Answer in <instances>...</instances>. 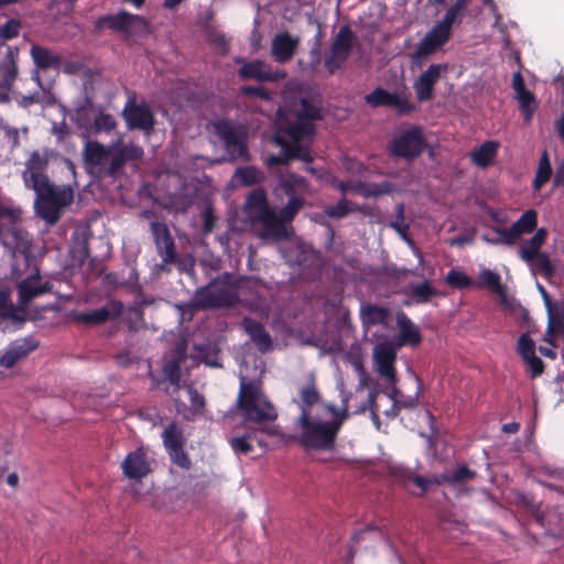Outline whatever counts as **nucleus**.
Here are the masks:
<instances>
[{"instance_id": "58836bf2", "label": "nucleus", "mask_w": 564, "mask_h": 564, "mask_svg": "<svg viewBox=\"0 0 564 564\" xmlns=\"http://www.w3.org/2000/svg\"><path fill=\"white\" fill-rule=\"evenodd\" d=\"M517 99L519 101V108L520 111L524 116V120L527 122H530L534 111L538 108V101L533 93H531L529 89H522L518 93H516Z\"/></svg>"}, {"instance_id": "3c124183", "label": "nucleus", "mask_w": 564, "mask_h": 564, "mask_svg": "<svg viewBox=\"0 0 564 564\" xmlns=\"http://www.w3.org/2000/svg\"><path fill=\"white\" fill-rule=\"evenodd\" d=\"M150 230L155 246H159L160 242H166V240L173 238L167 225L163 221H152L150 224Z\"/></svg>"}, {"instance_id": "b1692460", "label": "nucleus", "mask_w": 564, "mask_h": 564, "mask_svg": "<svg viewBox=\"0 0 564 564\" xmlns=\"http://www.w3.org/2000/svg\"><path fill=\"white\" fill-rule=\"evenodd\" d=\"M19 48L17 46H7V52L0 62V87L10 89L15 82L18 68Z\"/></svg>"}, {"instance_id": "8fccbe9b", "label": "nucleus", "mask_w": 564, "mask_h": 564, "mask_svg": "<svg viewBox=\"0 0 564 564\" xmlns=\"http://www.w3.org/2000/svg\"><path fill=\"white\" fill-rule=\"evenodd\" d=\"M464 9L459 8L456 4H453L446 11L444 18L438 21L436 24L442 26L444 30L452 34V28L455 23L460 22L464 15Z\"/></svg>"}, {"instance_id": "0e129e2a", "label": "nucleus", "mask_w": 564, "mask_h": 564, "mask_svg": "<svg viewBox=\"0 0 564 564\" xmlns=\"http://www.w3.org/2000/svg\"><path fill=\"white\" fill-rule=\"evenodd\" d=\"M241 94L246 97H258L262 100L269 101L271 100V94L261 86H251L246 85L241 87Z\"/></svg>"}, {"instance_id": "72a5a7b5", "label": "nucleus", "mask_w": 564, "mask_h": 564, "mask_svg": "<svg viewBox=\"0 0 564 564\" xmlns=\"http://www.w3.org/2000/svg\"><path fill=\"white\" fill-rule=\"evenodd\" d=\"M408 299L412 304H424L430 302L433 297L438 295V291L431 284L430 281H424L414 284L408 292Z\"/></svg>"}, {"instance_id": "9b49d317", "label": "nucleus", "mask_w": 564, "mask_h": 564, "mask_svg": "<svg viewBox=\"0 0 564 564\" xmlns=\"http://www.w3.org/2000/svg\"><path fill=\"white\" fill-rule=\"evenodd\" d=\"M126 123L130 130H141L149 134L155 124V117L149 105L130 100L123 110Z\"/></svg>"}, {"instance_id": "79ce46f5", "label": "nucleus", "mask_w": 564, "mask_h": 564, "mask_svg": "<svg viewBox=\"0 0 564 564\" xmlns=\"http://www.w3.org/2000/svg\"><path fill=\"white\" fill-rule=\"evenodd\" d=\"M300 398H301V404H300L301 413H304L306 411L307 414H312L311 408L314 404L319 402L321 394L314 384H310V386L303 387L301 389Z\"/></svg>"}, {"instance_id": "774afa93", "label": "nucleus", "mask_w": 564, "mask_h": 564, "mask_svg": "<svg viewBox=\"0 0 564 564\" xmlns=\"http://www.w3.org/2000/svg\"><path fill=\"white\" fill-rule=\"evenodd\" d=\"M523 360L529 366L532 378L539 377L543 373L544 362L535 354L523 358Z\"/></svg>"}, {"instance_id": "e2e57ef3", "label": "nucleus", "mask_w": 564, "mask_h": 564, "mask_svg": "<svg viewBox=\"0 0 564 564\" xmlns=\"http://www.w3.org/2000/svg\"><path fill=\"white\" fill-rule=\"evenodd\" d=\"M518 352L522 358L535 354V344L528 334H522L518 339Z\"/></svg>"}, {"instance_id": "13d9d810", "label": "nucleus", "mask_w": 564, "mask_h": 564, "mask_svg": "<svg viewBox=\"0 0 564 564\" xmlns=\"http://www.w3.org/2000/svg\"><path fill=\"white\" fill-rule=\"evenodd\" d=\"M21 29V22L15 19L8 20L0 26V37L3 40H12L18 37Z\"/></svg>"}, {"instance_id": "20e7f679", "label": "nucleus", "mask_w": 564, "mask_h": 564, "mask_svg": "<svg viewBox=\"0 0 564 564\" xmlns=\"http://www.w3.org/2000/svg\"><path fill=\"white\" fill-rule=\"evenodd\" d=\"M237 408L246 421L254 423L271 422L278 417L274 405L263 394L258 381H241Z\"/></svg>"}, {"instance_id": "412c9836", "label": "nucleus", "mask_w": 564, "mask_h": 564, "mask_svg": "<svg viewBox=\"0 0 564 564\" xmlns=\"http://www.w3.org/2000/svg\"><path fill=\"white\" fill-rule=\"evenodd\" d=\"M538 213L535 209L525 210L521 217L516 220L508 232H505L508 246L514 245L523 235L531 234L536 230Z\"/></svg>"}, {"instance_id": "37998d69", "label": "nucleus", "mask_w": 564, "mask_h": 564, "mask_svg": "<svg viewBox=\"0 0 564 564\" xmlns=\"http://www.w3.org/2000/svg\"><path fill=\"white\" fill-rule=\"evenodd\" d=\"M235 176L245 186L256 185L263 180V174L254 166L238 167Z\"/></svg>"}, {"instance_id": "7c9ffc66", "label": "nucleus", "mask_w": 564, "mask_h": 564, "mask_svg": "<svg viewBox=\"0 0 564 564\" xmlns=\"http://www.w3.org/2000/svg\"><path fill=\"white\" fill-rule=\"evenodd\" d=\"M477 476L476 471L466 465H459L453 470H447L434 480L436 484L458 485L473 480Z\"/></svg>"}, {"instance_id": "5fc2aeb1", "label": "nucleus", "mask_w": 564, "mask_h": 564, "mask_svg": "<svg viewBox=\"0 0 564 564\" xmlns=\"http://www.w3.org/2000/svg\"><path fill=\"white\" fill-rule=\"evenodd\" d=\"M170 459L173 464L182 469L188 470L192 467V462L184 447L167 451Z\"/></svg>"}, {"instance_id": "2f4dec72", "label": "nucleus", "mask_w": 564, "mask_h": 564, "mask_svg": "<svg viewBox=\"0 0 564 564\" xmlns=\"http://www.w3.org/2000/svg\"><path fill=\"white\" fill-rule=\"evenodd\" d=\"M295 117L304 122H313L323 119L322 106L319 101L311 100L307 97L300 98V108Z\"/></svg>"}, {"instance_id": "de8ad7c7", "label": "nucleus", "mask_w": 564, "mask_h": 564, "mask_svg": "<svg viewBox=\"0 0 564 564\" xmlns=\"http://www.w3.org/2000/svg\"><path fill=\"white\" fill-rule=\"evenodd\" d=\"M304 197H291L289 198L286 205H284L280 209L279 215L282 218V220L291 223L295 218L300 209L304 206Z\"/></svg>"}, {"instance_id": "09e8293b", "label": "nucleus", "mask_w": 564, "mask_h": 564, "mask_svg": "<svg viewBox=\"0 0 564 564\" xmlns=\"http://www.w3.org/2000/svg\"><path fill=\"white\" fill-rule=\"evenodd\" d=\"M445 282L449 286L459 289V290L469 289L474 284L470 276H468L464 272L455 270V269H452L448 271V273L445 278Z\"/></svg>"}, {"instance_id": "c756f323", "label": "nucleus", "mask_w": 564, "mask_h": 564, "mask_svg": "<svg viewBox=\"0 0 564 564\" xmlns=\"http://www.w3.org/2000/svg\"><path fill=\"white\" fill-rule=\"evenodd\" d=\"M355 41L356 36L351 29L347 25H344L339 29L338 33L336 34L330 45V50H333V53H339L348 58L352 51Z\"/></svg>"}, {"instance_id": "4468645a", "label": "nucleus", "mask_w": 564, "mask_h": 564, "mask_svg": "<svg viewBox=\"0 0 564 564\" xmlns=\"http://www.w3.org/2000/svg\"><path fill=\"white\" fill-rule=\"evenodd\" d=\"M152 462L144 447H138L127 454L121 463L122 474L131 480H141L152 473Z\"/></svg>"}, {"instance_id": "f257e3e1", "label": "nucleus", "mask_w": 564, "mask_h": 564, "mask_svg": "<svg viewBox=\"0 0 564 564\" xmlns=\"http://www.w3.org/2000/svg\"><path fill=\"white\" fill-rule=\"evenodd\" d=\"M48 163L47 150L32 151L24 163L22 178L25 187L36 194V215L53 225L58 221L62 209L73 203L74 191L70 185L55 186L51 183L46 174Z\"/></svg>"}, {"instance_id": "a211bd4d", "label": "nucleus", "mask_w": 564, "mask_h": 564, "mask_svg": "<svg viewBox=\"0 0 564 564\" xmlns=\"http://www.w3.org/2000/svg\"><path fill=\"white\" fill-rule=\"evenodd\" d=\"M37 347L39 341L34 337L20 338L11 343L6 352L0 357V366L7 369L12 368Z\"/></svg>"}, {"instance_id": "6e6552de", "label": "nucleus", "mask_w": 564, "mask_h": 564, "mask_svg": "<svg viewBox=\"0 0 564 564\" xmlns=\"http://www.w3.org/2000/svg\"><path fill=\"white\" fill-rule=\"evenodd\" d=\"M365 101L372 108H394L399 116L409 115L417 109V107L411 102L406 96L391 93L382 87H377L371 93L367 94L365 96Z\"/></svg>"}, {"instance_id": "6ab92c4d", "label": "nucleus", "mask_w": 564, "mask_h": 564, "mask_svg": "<svg viewBox=\"0 0 564 564\" xmlns=\"http://www.w3.org/2000/svg\"><path fill=\"white\" fill-rule=\"evenodd\" d=\"M19 302L21 306H26L33 299L50 293L52 284L50 282H40V273L31 274L22 280L18 286Z\"/></svg>"}, {"instance_id": "f8f14e48", "label": "nucleus", "mask_w": 564, "mask_h": 564, "mask_svg": "<svg viewBox=\"0 0 564 564\" xmlns=\"http://www.w3.org/2000/svg\"><path fill=\"white\" fill-rule=\"evenodd\" d=\"M143 154L142 147L134 143L112 145L110 148L107 174L112 177L117 176L127 163L141 160Z\"/></svg>"}, {"instance_id": "4be33fe9", "label": "nucleus", "mask_w": 564, "mask_h": 564, "mask_svg": "<svg viewBox=\"0 0 564 564\" xmlns=\"http://www.w3.org/2000/svg\"><path fill=\"white\" fill-rule=\"evenodd\" d=\"M299 46V40L288 32L276 34L271 43V54L275 62L285 64L292 59Z\"/></svg>"}, {"instance_id": "338daca9", "label": "nucleus", "mask_w": 564, "mask_h": 564, "mask_svg": "<svg viewBox=\"0 0 564 564\" xmlns=\"http://www.w3.org/2000/svg\"><path fill=\"white\" fill-rule=\"evenodd\" d=\"M187 392H188V395H189L192 411L194 413H202L204 408H205V398H204V395L200 394L192 386L188 387Z\"/></svg>"}, {"instance_id": "9d476101", "label": "nucleus", "mask_w": 564, "mask_h": 564, "mask_svg": "<svg viewBox=\"0 0 564 564\" xmlns=\"http://www.w3.org/2000/svg\"><path fill=\"white\" fill-rule=\"evenodd\" d=\"M451 36L452 34L438 24L433 25L420 41L413 54L414 63L422 65L427 57L441 51L449 41Z\"/></svg>"}, {"instance_id": "39448f33", "label": "nucleus", "mask_w": 564, "mask_h": 564, "mask_svg": "<svg viewBox=\"0 0 564 564\" xmlns=\"http://www.w3.org/2000/svg\"><path fill=\"white\" fill-rule=\"evenodd\" d=\"M215 134L223 142L227 161L235 162L242 160L249 162L251 160L248 150V133L245 127L235 124L229 120L220 119L213 124Z\"/></svg>"}, {"instance_id": "a18cd8bd", "label": "nucleus", "mask_w": 564, "mask_h": 564, "mask_svg": "<svg viewBox=\"0 0 564 564\" xmlns=\"http://www.w3.org/2000/svg\"><path fill=\"white\" fill-rule=\"evenodd\" d=\"M546 308L550 327L556 330L564 329V304L562 302H553Z\"/></svg>"}, {"instance_id": "7ed1b4c3", "label": "nucleus", "mask_w": 564, "mask_h": 564, "mask_svg": "<svg viewBox=\"0 0 564 564\" xmlns=\"http://www.w3.org/2000/svg\"><path fill=\"white\" fill-rule=\"evenodd\" d=\"M296 425L300 433L292 438L305 451L330 452L340 432L339 422H326L312 414L300 413Z\"/></svg>"}, {"instance_id": "4c0bfd02", "label": "nucleus", "mask_w": 564, "mask_h": 564, "mask_svg": "<svg viewBox=\"0 0 564 564\" xmlns=\"http://www.w3.org/2000/svg\"><path fill=\"white\" fill-rule=\"evenodd\" d=\"M163 445L167 451L184 447L185 440L183 436V431L176 425V423H171L162 432Z\"/></svg>"}, {"instance_id": "680f3d73", "label": "nucleus", "mask_w": 564, "mask_h": 564, "mask_svg": "<svg viewBox=\"0 0 564 564\" xmlns=\"http://www.w3.org/2000/svg\"><path fill=\"white\" fill-rule=\"evenodd\" d=\"M347 57L337 53H333V50H330L329 55L325 58V67L328 70L329 74H334L336 70L340 69L345 63L347 62Z\"/></svg>"}, {"instance_id": "393cba45", "label": "nucleus", "mask_w": 564, "mask_h": 564, "mask_svg": "<svg viewBox=\"0 0 564 564\" xmlns=\"http://www.w3.org/2000/svg\"><path fill=\"white\" fill-rule=\"evenodd\" d=\"M263 224V235L265 237L281 240L288 238V229L285 227L286 220H282L280 215L273 210H265L264 215H259Z\"/></svg>"}, {"instance_id": "69168bd1", "label": "nucleus", "mask_w": 564, "mask_h": 564, "mask_svg": "<svg viewBox=\"0 0 564 564\" xmlns=\"http://www.w3.org/2000/svg\"><path fill=\"white\" fill-rule=\"evenodd\" d=\"M325 409L332 415V419L328 422H339L340 427L349 417V412L346 405L343 409H339L334 404H325Z\"/></svg>"}, {"instance_id": "ddd939ff", "label": "nucleus", "mask_w": 564, "mask_h": 564, "mask_svg": "<svg viewBox=\"0 0 564 564\" xmlns=\"http://www.w3.org/2000/svg\"><path fill=\"white\" fill-rule=\"evenodd\" d=\"M397 350L390 343H380L375 347L373 361L377 373L386 383L398 381L397 369L394 366Z\"/></svg>"}, {"instance_id": "ea45409f", "label": "nucleus", "mask_w": 564, "mask_h": 564, "mask_svg": "<svg viewBox=\"0 0 564 564\" xmlns=\"http://www.w3.org/2000/svg\"><path fill=\"white\" fill-rule=\"evenodd\" d=\"M540 473L554 479V481L539 480L540 485L551 490L564 494V469L543 466Z\"/></svg>"}, {"instance_id": "c03bdc74", "label": "nucleus", "mask_w": 564, "mask_h": 564, "mask_svg": "<svg viewBox=\"0 0 564 564\" xmlns=\"http://www.w3.org/2000/svg\"><path fill=\"white\" fill-rule=\"evenodd\" d=\"M155 248L164 264H174L178 262L176 246L173 238L166 240V242H160Z\"/></svg>"}, {"instance_id": "c9c22d12", "label": "nucleus", "mask_w": 564, "mask_h": 564, "mask_svg": "<svg viewBox=\"0 0 564 564\" xmlns=\"http://www.w3.org/2000/svg\"><path fill=\"white\" fill-rule=\"evenodd\" d=\"M337 188L346 195L348 192L359 193L364 195L365 197H371V196H379L382 194V192L378 188L377 185H368L365 182L361 181H340L337 184Z\"/></svg>"}, {"instance_id": "423d86ee", "label": "nucleus", "mask_w": 564, "mask_h": 564, "mask_svg": "<svg viewBox=\"0 0 564 564\" xmlns=\"http://www.w3.org/2000/svg\"><path fill=\"white\" fill-rule=\"evenodd\" d=\"M426 145L423 129L420 126H411L390 141L388 150L395 159L413 161L424 152Z\"/></svg>"}, {"instance_id": "6e6d98bb", "label": "nucleus", "mask_w": 564, "mask_h": 564, "mask_svg": "<svg viewBox=\"0 0 564 564\" xmlns=\"http://www.w3.org/2000/svg\"><path fill=\"white\" fill-rule=\"evenodd\" d=\"M230 445L232 449L238 454H249L252 452L253 446L251 444V434L247 433L242 436L231 438Z\"/></svg>"}, {"instance_id": "052dcab7", "label": "nucleus", "mask_w": 564, "mask_h": 564, "mask_svg": "<svg viewBox=\"0 0 564 564\" xmlns=\"http://www.w3.org/2000/svg\"><path fill=\"white\" fill-rule=\"evenodd\" d=\"M94 124L97 131L110 132L116 128V120L112 115L100 112L95 118Z\"/></svg>"}, {"instance_id": "2eb2a0df", "label": "nucleus", "mask_w": 564, "mask_h": 564, "mask_svg": "<svg viewBox=\"0 0 564 564\" xmlns=\"http://www.w3.org/2000/svg\"><path fill=\"white\" fill-rule=\"evenodd\" d=\"M448 69L447 64H431L413 84L416 98L420 101H429L434 97V86L443 73Z\"/></svg>"}, {"instance_id": "0eeeda50", "label": "nucleus", "mask_w": 564, "mask_h": 564, "mask_svg": "<svg viewBox=\"0 0 564 564\" xmlns=\"http://www.w3.org/2000/svg\"><path fill=\"white\" fill-rule=\"evenodd\" d=\"M147 26L148 22L144 17L121 10L116 14L98 17L94 23V31L99 33L105 29H109L112 32L130 37Z\"/></svg>"}, {"instance_id": "bf43d9fd", "label": "nucleus", "mask_w": 564, "mask_h": 564, "mask_svg": "<svg viewBox=\"0 0 564 564\" xmlns=\"http://www.w3.org/2000/svg\"><path fill=\"white\" fill-rule=\"evenodd\" d=\"M248 204L259 209V215H264L265 210H272L268 206L265 194L262 191H254L248 197Z\"/></svg>"}, {"instance_id": "cd10ccee", "label": "nucleus", "mask_w": 564, "mask_h": 564, "mask_svg": "<svg viewBox=\"0 0 564 564\" xmlns=\"http://www.w3.org/2000/svg\"><path fill=\"white\" fill-rule=\"evenodd\" d=\"M499 149V142L485 141L470 153L471 162L479 167H487L495 161Z\"/></svg>"}, {"instance_id": "c85d7f7f", "label": "nucleus", "mask_w": 564, "mask_h": 564, "mask_svg": "<svg viewBox=\"0 0 564 564\" xmlns=\"http://www.w3.org/2000/svg\"><path fill=\"white\" fill-rule=\"evenodd\" d=\"M110 148L97 141H89L84 149V160L91 166H101L109 160Z\"/></svg>"}, {"instance_id": "f704fd0d", "label": "nucleus", "mask_w": 564, "mask_h": 564, "mask_svg": "<svg viewBox=\"0 0 564 564\" xmlns=\"http://www.w3.org/2000/svg\"><path fill=\"white\" fill-rule=\"evenodd\" d=\"M0 318L10 319L17 325H21L25 319L20 314V310L11 302L10 292L0 289Z\"/></svg>"}, {"instance_id": "4d7b16f0", "label": "nucleus", "mask_w": 564, "mask_h": 564, "mask_svg": "<svg viewBox=\"0 0 564 564\" xmlns=\"http://www.w3.org/2000/svg\"><path fill=\"white\" fill-rule=\"evenodd\" d=\"M420 392H421V387H419L416 394L413 397L404 395V394H403V398L400 397V399L398 401H395V403H393V414L399 413L402 409H406V410L415 409L419 404Z\"/></svg>"}, {"instance_id": "5701e85b", "label": "nucleus", "mask_w": 564, "mask_h": 564, "mask_svg": "<svg viewBox=\"0 0 564 564\" xmlns=\"http://www.w3.org/2000/svg\"><path fill=\"white\" fill-rule=\"evenodd\" d=\"M282 131L289 138L288 143L290 147L310 148V145L303 144L302 142L305 140L312 142L316 127L313 122H304L296 119L294 123L288 124Z\"/></svg>"}, {"instance_id": "603ef678", "label": "nucleus", "mask_w": 564, "mask_h": 564, "mask_svg": "<svg viewBox=\"0 0 564 564\" xmlns=\"http://www.w3.org/2000/svg\"><path fill=\"white\" fill-rule=\"evenodd\" d=\"M364 316L368 323L382 324L388 317V311L377 305H368L364 308Z\"/></svg>"}, {"instance_id": "aec40b11", "label": "nucleus", "mask_w": 564, "mask_h": 564, "mask_svg": "<svg viewBox=\"0 0 564 564\" xmlns=\"http://www.w3.org/2000/svg\"><path fill=\"white\" fill-rule=\"evenodd\" d=\"M241 326L261 354L272 350V337L260 322L246 316L241 321Z\"/></svg>"}, {"instance_id": "bb28decb", "label": "nucleus", "mask_w": 564, "mask_h": 564, "mask_svg": "<svg viewBox=\"0 0 564 564\" xmlns=\"http://www.w3.org/2000/svg\"><path fill=\"white\" fill-rule=\"evenodd\" d=\"M546 237L547 229L544 227L538 228L534 235L521 246L519 250L520 257L527 262L534 261L540 256V249L544 245Z\"/></svg>"}, {"instance_id": "a19ab883", "label": "nucleus", "mask_w": 564, "mask_h": 564, "mask_svg": "<svg viewBox=\"0 0 564 564\" xmlns=\"http://www.w3.org/2000/svg\"><path fill=\"white\" fill-rule=\"evenodd\" d=\"M552 175V167L549 160L547 152L544 151L540 158L539 165L536 169L535 177L533 181V187L539 191L544 184H546Z\"/></svg>"}, {"instance_id": "dca6fc26", "label": "nucleus", "mask_w": 564, "mask_h": 564, "mask_svg": "<svg viewBox=\"0 0 564 564\" xmlns=\"http://www.w3.org/2000/svg\"><path fill=\"white\" fill-rule=\"evenodd\" d=\"M274 141L281 147V153L279 155H270L267 159L268 166L288 165L292 160H301L306 163L313 162L311 148L290 147L288 140L283 137H275Z\"/></svg>"}, {"instance_id": "49530a36", "label": "nucleus", "mask_w": 564, "mask_h": 564, "mask_svg": "<svg viewBox=\"0 0 564 564\" xmlns=\"http://www.w3.org/2000/svg\"><path fill=\"white\" fill-rule=\"evenodd\" d=\"M480 283L481 285L486 286L487 289L496 292V293H503L505 289L501 283L500 275L489 269H484L479 274Z\"/></svg>"}, {"instance_id": "1a4fd4ad", "label": "nucleus", "mask_w": 564, "mask_h": 564, "mask_svg": "<svg viewBox=\"0 0 564 564\" xmlns=\"http://www.w3.org/2000/svg\"><path fill=\"white\" fill-rule=\"evenodd\" d=\"M236 62L241 64L238 69V77L241 80L278 82L286 77L284 70H273L265 62L261 59H252L246 62L243 58H237Z\"/></svg>"}, {"instance_id": "473e14b6", "label": "nucleus", "mask_w": 564, "mask_h": 564, "mask_svg": "<svg viewBox=\"0 0 564 564\" xmlns=\"http://www.w3.org/2000/svg\"><path fill=\"white\" fill-rule=\"evenodd\" d=\"M31 56L34 64L41 69L57 68L61 65V58L51 50L40 45H33Z\"/></svg>"}, {"instance_id": "e433bc0d", "label": "nucleus", "mask_w": 564, "mask_h": 564, "mask_svg": "<svg viewBox=\"0 0 564 564\" xmlns=\"http://www.w3.org/2000/svg\"><path fill=\"white\" fill-rule=\"evenodd\" d=\"M176 352L177 356L166 361L163 366V375L173 386H178L181 381V365L185 359V348L177 347Z\"/></svg>"}, {"instance_id": "f3484780", "label": "nucleus", "mask_w": 564, "mask_h": 564, "mask_svg": "<svg viewBox=\"0 0 564 564\" xmlns=\"http://www.w3.org/2000/svg\"><path fill=\"white\" fill-rule=\"evenodd\" d=\"M122 311L123 304L120 301L110 300L104 306L97 310L78 313L75 316V319L85 325H101L110 319L119 317Z\"/></svg>"}, {"instance_id": "864d4df0", "label": "nucleus", "mask_w": 564, "mask_h": 564, "mask_svg": "<svg viewBox=\"0 0 564 564\" xmlns=\"http://www.w3.org/2000/svg\"><path fill=\"white\" fill-rule=\"evenodd\" d=\"M352 209L349 207V202L343 197L340 198L336 205L328 206L325 209V214L335 219H340L346 217Z\"/></svg>"}, {"instance_id": "f03ea898", "label": "nucleus", "mask_w": 564, "mask_h": 564, "mask_svg": "<svg viewBox=\"0 0 564 564\" xmlns=\"http://www.w3.org/2000/svg\"><path fill=\"white\" fill-rule=\"evenodd\" d=\"M240 302L239 281L224 272L195 290L189 306L196 311L231 308Z\"/></svg>"}, {"instance_id": "a878e982", "label": "nucleus", "mask_w": 564, "mask_h": 564, "mask_svg": "<svg viewBox=\"0 0 564 564\" xmlns=\"http://www.w3.org/2000/svg\"><path fill=\"white\" fill-rule=\"evenodd\" d=\"M397 322L400 328V344L406 346H419L422 341V335L419 327L403 312L398 314Z\"/></svg>"}]
</instances>
